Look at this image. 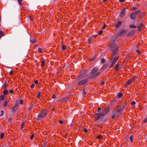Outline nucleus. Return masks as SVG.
Returning <instances> with one entry per match:
<instances>
[{"instance_id": "1", "label": "nucleus", "mask_w": 147, "mask_h": 147, "mask_svg": "<svg viewBox=\"0 0 147 147\" xmlns=\"http://www.w3.org/2000/svg\"><path fill=\"white\" fill-rule=\"evenodd\" d=\"M91 76L90 77L91 78H94L97 77L99 75L100 73L98 71V69L96 67H94L91 71Z\"/></svg>"}, {"instance_id": "2", "label": "nucleus", "mask_w": 147, "mask_h": 147, "mask_svg": "<svg viewBox=\"0 0 147 147\" xmlns=\"http://www.w3.org/2000/svg\"><path fill=\"white\" fill-rule=\"evenodd\" d=\"M118 36L116 34L115 35L113 36L111 38V44L110 47V49L113 48L115 45V43L116 41L117 40L118 38Z\"/></svg>"}, {"instance_id": "3", "label": "nucleus", "mask_w": 147, "mask_h": 147, "mask_svg": "<svg viewBox=\"0 0 147 147\" xmlns=\"http://www.w3.org/2000/svg\"><path fill=\"white\" fill-rule=\"evenodd\" d=\"M127 32L126 29H123L120 30L117 32L116 34L118 37L123 36Z\"/></svg>"}, {"instance_id": "4", "label": "nucleus", "mask_w": 147, "mask_h": 147, "mask_svg": "<svg viewBox=\"0 0 147 147\" xmlns=\"http://www.w3.org/2000/svg\"><path fill=\"white\" fill-rule=\"evenodd\" d=\"M47 113V111L46 110H43L41 113L38 115L37 119H42L45 116Z\"/></svg>"}, {"instance_id": "5", "label": "nucleus", "mask_w": 147, "mask_h": 147, "mask_svg": "<svg viewBox=\"0 0 147 147\" xmlns=\"http://www.w3.org/2000/svg\"><path fill=\"white\" fill-rule=\"evenodd\" d=\"M88 81V79L87 78L82 79L78 82V84L79 86H82L86 84L87 83Z\"/></svg>"}, {"instance_id": "6", "label": "nucleus", "mask_w": 147, "mask_h": 147, "mask_svg": "<svg viewBox=\"0 0 147 147\" xmlns=\"http://www.w3.org/2000/svg\"><path fill=\"white\" fill-rule=\"evenodd\" d=\"M111 49V50L112 51L113 55L114 56L117 54V53L119 49V47H115V45L114 47L113 48Z\"/></svg>"}, {"instance_id": "7", "label": "nucleus", "mask_w": 147, "mask_h": 147, "mask_svg": "<svg viewBox=\"0 0 147 147\" xmlns=\"http://www.w3.org/2000/svg\"><path fill=\"white\" fill-rule=\"evenodd\" d=\"M120 111L119 110L113 112V114L111 116V118L112 119H114L115 117L118 116L120 114Z\"/></svg>"}, {"instance_id": "8", "label": "nucleus", "mask_w": 147, "mask_h": 147, "mask_svg": "<svg viewBox=\"0 0 147 147\" xmlns=\"http://www.w3.org/2000/svg\"><path fill=\"white\" fill-rule=\"evenodd\" d=\"M135 80L134 78H132L129 79L126 82L125 84V86L126 87H127L129 86L131 83L132 82Z\"/></svg>"}, {"instance_id": "9", "label": "nucleus", "mask_w": 147, "mask_h": 147, "mask_svg": "<svg viewBox=\"0 0 147 147\" xmlns=\"http://www.w3.org/2000/svg\"><path fill=\"white\" fill-rule=\"evenodd\" d=\"M126 8L125 7L123 8L119 14V16L120 17L123 18L124 17L125 14V10Z\"/></svg>"}, {"instance_id": "10", "label": "nucleus", "mask_w": 147, "mask_h": 147, "mask_svg": "<svg viewBox=\"0 0 147 147\" xmlns=\"http://www.w3.org/2000/svg\"><path fill=\"white\" fill-rule=\"evenodd\" d=\"M102 116L101 113H97L94 115V117L96 120L99 119Z\"/></svg>"}, {"instance_id": "11", "label": "nucleus", "mask_w": 147, "mask_h": 147, "mask_svg": "<svg viewBox=\"0 0 147 147\" xmlns=\"http://www.w3.org/2000/svg\"><path fill=\"white\" fill-rule=\"evenodd\" d=\"M119 58V57L118 56H116L113 59V57H112L110 59V60H111L113 59L112 62L115 64L118 60Z\"/></svg>"}, {"instance_id": "12", "label": "nucleus", "mask_w": 147, "mask_h": 147, "mask_svg": "<svg viewBox=\"0 0 147 147\" xmlns=\"http://www.w3.org/2000/svg\"><path fill=\"white\" fill-rule=\"evenodd\" d=\"M136 16L133 12H132L130 14L129 17L131 20H134L136 18Z\"/></svg>"}, {"instance_id": "13", "label": "nucleus", "mask_w": 147, "mask_h": 147, "mask_svg": "<svg viewBox=\"0 0 147 147\" xmlns=\"http://www.w3.org/2000/svg\"><path fill=\"white\" fill-rule=\"evenodd\" d=\"M107 66L106 65H103L102 66V68L100 69V71H99V73H100V74L103 71L107 68Z\"/></svg>"}, {"instance_id": "14", "label": "nucleus", "mask_w": 147, "mask_h": 147, "mask_svg": "<svg viewBox=\"0 0 147 147\" xmlns=\"http://www.w3.org/2000/svg\"><path fill=\"white\" fill-rule=\"evenodd\" d=\"M7 87V83H5L3 86V88L4 89L3 91V92H8V91L7 90L5 89Z\"/></svg>"}, {"instance_id": "15", "label": "nucleus", "mask_w": 147, "mask_h": 147, "mask_svg": "<svg viewBox=\"0 0 147 147\" xmlns=\"http://www.w3.org/2000/svg\"><path fill=\"white\" fill-rule=\"evenodd\" d=\"M122 22L121 21H119L117 24L115 25V27L117 28H118L121 24Z\"/></svg>"}, {"instance_id": "16", "label": "nucleus", "mask_w": 147, "mask_h": 147, "mask_svg": "<svg viewBox=\"0 0 147 147\" xmlns=\"http://www.w3.org/2000/svg\"><path fill=\"white\" fill-rule=\"evenodd\" d=\"M86 73V71L85 70L83 71H82L80 75L78 76H77V78H80L82 76H83Z\"/></svg>"}, {"instance_id": "17", "label": "nucleus", "mask_w": 147, "mask_h": 147, "mask_svg": "<svg viewBox=\"0 0 147 147\" xmlns=\"http://www.w3.org/2000/svg\"><path fill=\"white\" fill-rule=\"evenodd\" d=\"M135 14V15L136 16L139 14V13H141V10H138V11H136L134 12H133Z\"/></svg>"}, {"instance_id": "18", "label": "nucleus", "mask_w": 147, "mask_h": 147, "mask_svg": "<svg viewBox=\"0 0 147 147\" xmlns=\"http://www.w3.org/2000/svg\"><path fill=\"white\" fill-rule=\"evenodd\" d=\"M8 102V100H5L4 102L3 103V106L4 107H6L7 104Z\"/></svg>"}, {"instance_id": "19", "label": "nucleus", "mask_w": 147, "mask_h": 147, "mask_svg": "<svg viewBox=\"0 0 147 147\" xmlns=\"http://www.w3.org/2000/svg\"><path fill=\"white\" fill-rule=\"evenodd\" d=\"M134 33L132 31H130L127 34V36H131L134 34Z\"/></svg>"}, {"instance_id": "20", "label": "nucleus", "mask_w": 147, "mask_h": 147, "mask_svg": "<svg viewBox=\"0 0 147 147\" xmlns=\"http://www.w3.org/2000/svg\"><path fill=\"white\" fill-rule=\"evenodd\" d=\"M5 34L3 32L2 30L0 31V38H1Z\"/></svg>"}, {"instance_id": "21", "label": "nucleus", "mask_w": 147, "mask_h": 147, "mask_svg": "<svg viewBox=\"0 0 147 147\" xmlns=\"http://www.w3.org/2000/svg\"><path fill=\"white\" fill-rule=\"evenodd\" d=\"M120 66L119 65H117V64L116 65V67H115V69L116 71H118L119 70V68H120Z\"/></svg>"}, {"instance_id": "22", "label": "nucleus", "mask_w": 147, "mask_h": 147, "mask_svg": "<svg viewBox=\"0 0 147 147\" xmlns=\"http://www.w3.org/2000/svg\"><path fill=\"white\" fill-rule=\"evenodd\" d=\"M107 113V111H103L102 113V116H104L106 115Z\"/></svg>"}, {"instance_id": "23", "label": "nucleus", "mask_w": 147, "mask_h": 147, "mask_svg": "<svg viewBox=\"0 0 147 147\" xmlns=\"http://www.w3.org/2000/svg\"><path fill=\"white\" fill-rule=\"evenodd\" d=\"M129 27L131 28H136V26L133 24L130 25L129 26Z\"/></svg>"}, {"instance_id": "24", "label": "nucleus", "mask_w": 147, "mask_h": 147, "mask_svg": "<svg viewBox=\"0 0 147 147\" xmlns=\"http://www.w3.org/2000/svg\"><path fill=\"white\" fill-rule=\"evenodd\" d=\"M92 37H90L89 38H88V43L89 44H91V40H92Z\"/></svg>"}, {"instance_id": "25", "label": "nucleus", "mask_w": 147, "mask_h": 147, "mask_svg": "<svg viewBox=\"0 0 147 147\" xmlns=\"http://www.w3.org/2000/svg\"><path fill=\"white\" fill-rule=\"evenodd\" d=\"M62 49L63 50H65L66 49V46L63 45L62 46Z\"/></svg>"}, {"instance_id": "26", "label": "nucleus", "mask_w": 147, "mask_h": 147, "mask_svg": "<svg viewBox=\"0 0 147 147\" xmlns=\"http://www.w3.org/2000/svg\"><path fill=\"white\" fill-rule=\"evenodd\" d=\"M45 64V61H42L41 62V67H43L44 66Z\"/></svg>"}, {"instance_id": "27", "label": "nucleus", "mask_w": 147, "mask_h": 147, "mask_svg": "<svg viewBox=\"0 0 147 147\" xmlns=\"http://www.w3.org/2000/svg\"><path fill=\"white\" fill-rule=\"evenodd\" d=\"M137 7L136 6H132L131 7V10H135L137 9Z\"/></svg>"}, {"instance_id": "28", "label": "nucleus", "mask_w": 147, "mask_h": 147, "mask_svg": "<svg viewBox=\"0 0 147 147\" xmlns=\"http://www.w3.org/2000/svg\"><path fill=\"white\" fill-rule=\"evenodd\" d=\"M4 98V96L3 95H1L0 97V100H3Z\"/></svg>"}, {"instance_id": "29", "label": "nucleus", "mask_w": 147, "mask_h": 147, "mask_svg": "<svg viewBox=\"0 0 147 147\" xmlns=\"http://www.w3.org/2000/svg\"><path fill=\"white\" fill-rule=\"evenodd\" d=\"M122 96L123 94L121 92L119 93L118 95V96L119 98L121 97Z\"/></svg>"}, {"instance_id": "30", "label": "nucleus", "mask_w": 147, "mask_h": 147, "mask_svg": "<svg viewBox=\"0 0 147 147\" xmlns=\"http://www.w3.org/2000/svg\"><path fill=\"white\" fill-rule=\"evenodd\" d=\"M96 138L98 139H100L102 138V136L101 135H98L97 136Z\"/></svg>"}, {"instance_id": "31", "label": "nucleus", "mask_w": 147, "mask_h": 147, "mask_svg": "<svg viewBox=\"0 0 147 147\" xmlns=\"http://www.w3.org/2000/svg\"><path fill=\"white\" fill-rule=\"evenodd\" d=\"M30 41L32 44H33L36 42V40L35 39H34L33 40H30Z\"/></svg>"}, {"instance_id": "32", "label": "nucleus", "mask_w": 147, "mask_h": 147, "mask_svg": "<svg viewBox=\"0 0 147 147\" xmlns=\"http://www.w3.org/2000/svg\"><path fill=\"white\" fill-rule=\"evenodd\" d=\"M24 122H23L21 124V126L20 127L21 129H22L24 128Z\"/></svg>"}, {"instance_id": "33", "label": "nucleus", "mask_w": 147, "mask_h": 147, "mask_svg": "<svg viewBox=\"0 0 147 147\" xmlns=\"http://www.w3.org/2000/svg\"><path fill=\"white\" fill-rule=\"evenodd\" d=\"M133 135H131L129 139L130 140L131 142H133Z\"/></svg>"}, {"instance_id": "34", "label": "nucleus", "mask_w": 147, "mask_h": 147, "mask_svg": "<svg viewBox=\"0 0 147 147\" xmlns=\"http://www.w3.org/2000/svg\"><path fill=\"white\" fill-rule=\"evenodd\" d=\"M42 49L41 48H39L38 49V51L39 53H41L42 52Z\"/></svg>"}, {"instance_id": "35", "label": "nucleus", "mask_w": 147, "mask_h": 147, "mask_svg": "<svg viewBox=\"0 0 147 147\" xmlns=\"http://www.w3.org/2000/svg\"><path fill=\"white\" fill-rule=\"evenodd\" d=\"M103 30H100L98 32V34L100 35L102 34Z\"/></svg>"}, {"instance_id": "36", "label": "nucleus", "mask_w": 147, "mask_h": 147, "mask_svg": "<svg viewBox=\"0 0 147 147\" xmlns=\"http://www.w3.org/2000/svg\"><path fill=\"white\" fill-rule=\"evenodd\" d=\"M4 134L3 133H2L1 134V139H2L3 138V137H4Z\"/></svg>"}, {"instance_id": "37", "label": "nucleus", "mask_w": 147, "mask_h": 147, "mask_svg": "<svg viewBox=\"0 0 147 147\" xmlns=\"http://www.w3.org/2000/svg\"><path fill=\"white\" fill-rule=\"evenodd\" d=\"M34 83L36 84H38V81L37 80H35L34 81Z\"/></svg>"}, {"instance_id": "38", "label": "nucleus", "mask_w": 147, "mask_h": 147, "mask_svg": "<svg viewBox=\"0 0 147 147\" xmlns=\"http://www.w3.org/2000/svg\"><path fill=\"white\" fill-rule=\"evenodd\" d=\"M136 104V102L134 101H133L131 102V104L132 105H134Z\"/></svg>"}, {"instance_id": "39", "label": "nucleus", "mask_w": 147, "mask_h": 147, "mask_svg": "<svg viewBox=\"0 0 147 147\" xmlns=\"http://www.w3.org/2000/svg\"><path fill=\"white\" fill-rule=\"evenodd\" d=\"M35 85L34 84H33L30 86V87L31 88H33L34 87Z\"/></svg>"}, {"instance_id": "40", "label": "nucleus", "mask_w": 147, "mask_h": 147, "mask_svg": "<svg viewBox=\"0 0 147 147\" xmlns=\"http://www.w3.org/2000/svg\"><path fill=\"white\" fill-rule=\"evenodd\" d=\"M34 137V134H33L32 135H31L30 137V139L31 140H32L33 139Z\"/></svg>"}, {"instance_id": "41", "label": "nucleus", "mask_w": 147, "mask_h": 147, "mask_svg": "<svg viewBox=\"0 0 147 147\" xmlns=\"http://www.w3.org/2000/svg\"><path fill=\"white\" fill-rule=\"evenodd\" d=\"M23 100L22 99H21L20 100V103L21 104H22L23 103Z\"/></svg>"}, {"instance_id": "42", "label": "nucleus", "mask_w": 147, "mask_h": 147, "mask_svg": "<svg viewBox=\"0 0 147 147\" xmlns=\"http://www.w3.org/2000/svg\"><path fill=\"white\" fill-rule=\"evenodd\" d=\"M98 36V35L97 34H95L92 35V37L95 38L97 37Z\"/></svg>"}, {"instance_id": "43", "label": "nucleus", "mask_w": 147, "mask_h": 147, "mask_svg": "<svg viewBox=\"0 0 147 147\" xmlns=\"http://www.w3.org/2000/svg\"><path fill=\"white\" fill-rule=\"evenodd\" d=\"M147 122V118H145L144 120V123H146Z\"/></svg>"}, {"instance_id": "44", "label": "nucleus", "mask_w": 147, "mask_h": 147, "mask_svg": "<svg viewBox=\"0 0 147 147\" xmlns=\"http://www.w3.org/2000/svg\"><path fill=\"white\" fill-rule=\"evenodd\" d=\"M105 83V82L103 81H102L100 82L101 85H103Z\"/></svg>"}, {"instance_id": "45", "label": "nucleus", "mask_w": 147, "mask_h": 147, "mask_svg": "<svg viewBox=\"0 0 147 147\" xmlns=\"http://www.w3.org/2000/svg\"><path fill=\"white\" fill-rule=\"evenodd\" d=\"M66 98H62L61 99V101H66Z\"/></svg>"}, {"instance_id": "46", "label": "nucleus", "mask_w": 147, "mask_h": 147, "mask_svg": "<svg viewBox=\"0 0 147 147\" xmlns=\"http://www.w3.org/2000/svg\"><path fill=\"white\" fill-rule=\"evenodd\" d=\"M97 111L98 112H100L101 111V109L100 107L98 108Z\"/></svg>"}, {"instance_id": "47", "label": "nucleus", "mask_w": 147, "mask_h": 147, "mask_svg": "<svg viewBox=\"0 0 147 147\" xmlns=\"http://www.w3.org/2000/svg\"><path fill=\"white\" fill-rule=\"evenodd\" d=\"M18 1L19 4L20 5H21V2L22 1V0H18Z\"/></svg>"}, {"instance_id": "48", "label": "nucleus", "mask_w": 147, "mask_h": 147, "mask_svg": "<svg viewBox=\"0 0 147 147\" xmlns=\"http://www.w3.org/2000/svg\"><path fill=\"white\" fill-rule=\"evenodd\" d=\"M41 95V92H38V98H39Z\"/></svg>"}, {"instance_id": "49", "label": "nucleus", "mask_w": 147, "mask_h": 147, "mask_svg": "<svg viewBox=\"0 0 147 147\" xmlns=\"http://www.w3.org/2000/svg\"><path fill=\"white\" fill-rule=\"evenodd\" d=\"M105 60L104 59H101V62L102 63H104L105 62Z\"/></svg>"}, {"instance_id": "50", "label": "nucleus", "mask_w": 147, "mask_h": 147, "mask_svg": "<svg viewBox=\"0 0 147 147\" xmlns=\"http://www.w3.org/2000/svg\"><path fill=\"white\" fill-rule=\"evenodd\" d=\"M1 115H0V116H2L3 115V114H4V112H3V111L2 110V111H1Z\"/></svg>"}, {"instance_id": "51", "label": "nucleus", "mask_w": 147, "mask_h": 147, "mask_svg": "<svg viewBox=\"0 0 147 147\" xmlns=\"http://www.w3.org/2000/svg\"><path fill=\"white\" fill-rule=\"evenodd\" d=\"M56 96L55 95H53L52 96V98L54 99L55 98H56Z\"/></svg>"}, {"instance_id": "52", "label": "nucleus", "mask_w": 147, "mask_h": 147, "mask_svg": "<svg viewBox=\"0 0 147 147\" xmlns=\"http://www.w3.org/2000/svg\"><path fill=\"white\" fill-rule=\"evenodd\" d=\"M106 25H104L102 27V29H104L105 28H106Z\"/></svg>"}, {"instance_id": "53", "label": "nucleus", "mask_w": 147, "mask_h": 147, "mask_svg": "<svg viewBox=\"0 0 147 147\" xmlns=\"http://www.w3.org/2000/svg\"><path fill=\"white\" fill-rule=\"evenodd\" d=\"M113 66V65L111 64H110V67H109V68L110 69H111V68H112Z\"/></svg>"}, {"instance_id": "54", "label": "nucleus", "mask_w": 147, "mask_h": 147, "mask_svg": "<svg viewBox=\"0 0 147 147\" xmlns=\"http://www.w3.org/2000/svg\"><path fill=\"white\" fill-rule=\"evenodd\" d=\"M125 0H119V1L121 3L124 2Z\"/></svg>"}, {"instance_id": "55", "label": "nucleus", "mask_w": 147, "mask_h": 147, "mask_svg": "<svg viewBox=\"0 0 147 147\" xmlns=\"http://www.w3.org/2000/svg\"><path fill=\"white\" fill-rule=\"evenodd\" d=\"M59 123L60 124H62L63 123V121H61V120H60L59 121Z\"/></svg>"}, {"instance_id": "56", "label": "nucleus", "mask_w": 147, "mask_h": 147, "mask_svg": "<svg viewBox=\"0 0 147 147\" xmlns=\"http://www.w3.org/2000/svg\"><path fill=\"white\" fill-rule=\"evenodd\" d=\"M12 73H13V71L12 70H11L9 72V74L10 75H11L12 74Z\"/></svg>"}, {"instance_id": "57", "label": "nucleus", "mask_w": 147, "mask_h": 147, "mask_svg": "<svg viewBox=\"0 0 147 147\" xmlns=\"http://www.w3.org/2000/svg\"><path fill=\"white\" fill-rule=\"evenodd\" d=\"M84 132L86 133V132H87V130L86 129H84Z\"/></svg>"}, {"instance_id": "58", "label": "nucleus", "mask_w": 147, "mask_h": 147, "mask_svg": "<svg viewBox=\"0 0 147 147\" xmlns=\"http://www.w3.org/2000/svg\"><path fill=\"white\" fill-rule=\"evenodd\" d=\"M86 94V92H83V96H85V95Z\"/></svg>"}, {"instance_id": "59", "label": "nucleus", "mask_w": 147, "mask_h": 147, "mask_svg": "<svg viewBox=\"0 0 147 147\" xmlns=\"http://www.w3.org/2000/svg\"><path fill=\"white\" fill-rule=\"evenodd\" d=\"M7 92H3L4 94V95H6Z\"/></svg>"}, {"instance_id": "60", "label": "nucleus", "mask_w": 147, "mask_h": 147, "mask_svg": "<svg viewBox=\"0 0 147 147\" xmlns=\"http://www.w3.org/2000/svg\"><path fill=\"white\" fill-rule=\"evenodd\" d=\"M111 64H112V65H114L115 64H114V63H113V62H112L111 63Z\"/></svg>"}, {"instance_id": "61", "label": "nucleus", "mask_w": 147, "mask_h": 147, "mask_svg": "<svg viewBox=\"0 0 147 147\" xmlns=\"http://www.w3.org/2000/svg\"><path fill=\"white\" fill-rule=\"evenodd\" d=\"M137 52L138 53H139V51L138 50L137 51Z\"/></svg>"}, {"instance_id": "62", "label": "nucleus", "mask_w": 147, "mask_h": 147, "mask_svg": "<svg viewBox=\"0 0 147 147\" xmlns=\"http://www.w3.org/2000/svg\"><path fill=\"white\" fill-rule=\"evenodd\" d=\"M141 13L142 14H143V15L144 14L143 13V12H141V13Z\"/></svg>"}, {"instance_id": "63", "label": "nucleus", "mask_w": 147, "mask_h": 147, "mask_svg": "<svg viewBox=\"0 0 147 147\" xmlns=\"http://www.w3.org/2000/svg\"><path fill=\"white\" fill-rule=\"evenodd\" d=\"M94 59V58H93V59L92 60V61Z\"/></svg>"}, {"instance_id": "64", "label": "nucleus", "mask_w": 147, "mask_h": 147, "mask_svg": "<svg viewBox=\"0 0 147 147\" xmlns=\"http://www.w3.org/2000/svg\"><path fill=\"white\" fill-rule=\"evenodd\" d=\"M9 92H13V91H10Z\"/></svg>"}]
</instances>
